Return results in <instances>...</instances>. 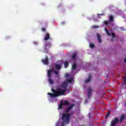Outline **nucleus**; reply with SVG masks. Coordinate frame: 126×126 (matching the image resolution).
I'll use <instances>...</instances> for the list:
<instances>
[{"label": "nucleus", "mask_w": 126, "mask_h": 126, "mask_svg": "<svg viewBox=\"0 0 126 126\" xmlns=\"http://www.w3.org/2000/svg\"><path fill=\"white\" fill-rule=\"evenodd\" d=\"M76 67H77V64L76 63H74L72 65V70H75V69H76Z\"/></svg>", "instance_id": "nucleus-14"}, {"label": "nucleus", "mask_w": 126, "mask_h": 126, "mask_svg": "<svg viewBox=\"0 0 126 126\" xmlns=\"http://www.w3.org/2000/svg\"><path fill=\"white\" fill-rule=\"evenodd\" d=\"M53 72H54L55 73V74H56L57 75H58V74H59V72L57 71H55L54 70Z\"/></svg>", "instance_id": "nucleus-26"}, {"label": "nucleus", "mask_w": 126, "mask_h": 126, "mask_svg": "<svg viewBox=\"0 0 126 126\" xmlns=\"http://www.w3.org/2000/svg\"><path fill=\"white\" fill-rule=\"evenodd\" d=\"M109 23H110V22H109V21H105L104 22V24H105V25H108V24H109Z\"/></svg>", "instance_id": "nucleus-22"}, {"label": "nucleus", "mask_w": 126, "mask_h": 126, "mask_svg": "<svg viewBox=\"0 0 126 126\" xmlns=\"http://www.w3.org/2000/svg\"><path fill=\"white\" fill-rule=\"evenodd\" d=\"M97 40L99 43H102V39H101V35L100 34L97 33Z\"/></svg>", "instance_id": "nucleus-13"}, {"label": "nucleus", "mask_w": 126, "mask_h": 126, "mask_svg": "<svg viewBox=\"0 0 126 126\" xmlns=\"http://www.w3.org/2000/svg\"><path fill=\"white\" fill-rule=\"evenodd\" d=\"M97 15H104V14H97Z\"/></svg>", "instance_id": "nucleus-33"}, {"label": "nucleus", "mask_w": 126, "mask_h": 126, "mask_svg": "<svg viewBox=\"0 0 126 126\" xmlns=\"http://www.w3.org/2000/svg\"><path fill=\"white\" fill-rule=\"evenodd\" d=\"M48 47V44H44L43 45V53H46V54L48 53L49 52V48L47 47Z\"/></svg>", "instance_id": "nucleus-7"}, {"label": "nucleus", "mask_w": 126, "mask_h": 126, "mask_svg": "<svg viewBox=\"0 0 126 126\" xmlns=\"http://www.w3.org/2000/svg\"><path fill=\"white\" fill-rule=\"evenodd\" d=\"M124 82H125V83H126V76L124 77Z\"/></svg>", "instance_id": "nucleus-31"}, {"label": "nucleus", "mask_w": 126, "mask_h": 126, "mask_svg": "<svg viewBox=\"0 0 126 126\" xmlns=\"http://www.w3.org/2000/svg\"><path fill=\"white\" fill-rule=\"evenodd\" d=\"M70 116H71L70 113H64L62 115L61 126H64L65 125H68L69 124Z\"/></svg>", "instance_id": "nucleus-1"}, {"label": "nucleus", "mask_w": 126, "mask_h": 126, "mask_svg": "<svg viewBox=\"0 0 126 126\" xmlns=\"http://www.w3.org/2000/svg\"><path fill=\"white\" fill-rule=\"evenodd\" d=\"M77 56V54L76 53H75L72 54V61H74V60H75V59H76Z\"/></svg>", "instance_id": "nucleus-16"}, {"label": "nucleus", "mask_w": 126, "mask_h": 126, "mask_svg": "<svg viewBox=\"0 0 126 126\" xmlns=\"http://www.w3.org/2000/svg\"><path fill=\"white\" fill-rule=\"evenodd\" d=\"M41 31H42V32H46V29H45L44 28H41Z\"/></svg>", "instance_id": "nucleus-25"}, {"label": "nucleus", "mask_w": 126, "mask_h": 126, "mask_svg": "<svg viewBox=\"0 0 126 126\" xmlns=\"http://www.w3.org/2000/svg\"><path fill=\"white\" fill-rule=\"evenodd\" d=\"M125 119H126V116L123 114L121 116L119 122H124V121H125Z\"/></svg>", "instance_id": "nucleus-15"}, {"label": "nucleus", "mask_w": 126, "mask_h": 126, "mask_svg": "<svg viewBox=\"0 0 126 126\" xmlns=\"http://www.w3.org/2000/svg\"><path fill=\"white\" fill-rule=\"evenodd\" d=\"M69 104V102H68L67 100H64L63 103L62 102L61 104L59 105V108H62L63 106L62 105H63L64 106H68Z\"/></svg>", "instance_id": "nucleus-8"}, {"label": "nucleus", "mask_w": 126, "mask_h": 126, "mask_svg": "<svg viewBox=\"0 0 126 126\" xmlns=\"http://www.w3.org/2000/svg\"><path fill=\"white\" fill-rule=\"evenodd\" d=\"M68 76H69V75L68 74H66L65 77H67Z\"/></svg>", "instance_id": "nucleus-32"}, {"label": "nucleus", "mask_w": 126, "mask_h": 126, "mask_svg": "<svg viewBox=\"0 0 126 126\" xmlns=\"http://www.w3.org/2000/svg\"><path fill=\"white\" fill-rule=\"evenodd\" d=\"M33 44H34V45H37V44H38V42L33 41Z\"/></svg>", "instance_id": "nucleus-29"}, {"label": "nucleus", "mask_w": 126, "mask_h": 126, "mask_svg": "<svg viewBox=\"0 0 126 126\" xmlns=\"http://www.w3.org/2000/svg\"><path fill=\"white\" fill-rule=\"evenodd\" d=\"M48 95H50V98H53V97H54V98H56V94H55V93H54V94H52V93H48Z\"/></svg>", "instance_id": "nucleus-17"}, {"label": "nucleus", "mask_w": 126, "mask_h": 126, "mask_svg": "<svg viewBox=\"0 0 126 126\" xmlns=\"http://www.w3.org/2000/svg\"><path fill=\"white\" fill-rule=\"evenodd\" d=\"M70 82H72V79H70Z\"/></svg>", "instance_id": "nucleus-35"}, {"label": "nucleus", "mask_w": 126, "mask_h": 126, "mask_svg": "<svg viewBox=\"0 0 126 126\" xmlns=\"http://www.w3.org/2000/svg\"><path fill=\"white\" fill-rule=\"evenodd\" d=\"M41 62L44 64H49V59L47 56H45V60H41Z\"/></svg>", "instance_id": "nucleus-6"}, {"label": "nucleus", "mask_w": 126, "mask_h": 126, "mask_svg": "<svg viewBox=\"0 0 126 126\" xmlns=\"http://www.w3.org/2000/svg\"><path fill=\"white\" fill-rule=\"evenodd\" d=\"M94 28H99V26H94Z\"/></svg>", "instance_id": "nucleus-30"}, {"label": "nucleus", "mask_w": 126, "mask_h": 126, "mask_svg": "<svg viewBox=\"0 0 126 126\" xmlns=\"http://www.w3.org/2000/svg\"><path fill=\"white\" fill-rule=\"evenodd\" d=\"M109 19L110 22H113V21H114V17L113 16V15H110L109 17Z\"/></svg>", "instance_id": "nucleus-18"}, {"label": "nucleus", "mask_w": 126, "mask_h": 126, "mask_svg": "<svg viewBox=\"0 0 126 126\" xmlns=\"http://www.w3.org/2000/svg\"><path fill=\"white\" fill-rule=\"evenodd\" d=\"M64 68H67V66L69 65V63L68 62H65L64 63Z\"/></svg>", "instance_id": "nucleus-19"}, {"label": "nucleus", "mask_w": 126, "mask_h": 126, "mask_svg": "<svg viewBox=\"0 0 126 126\" xmlns=\"http://www.w3.org/2000/svg\"><path fill=\"white\" fill-rule=\"evenodd\" d=\"M90 48H91L92 49L94 47V44H93L92 43H90Z\"/></svg>", "instance_id": "nucleus-23"}, {"label": "nucleus", "mask_w": 126, "mask_h": 126, "mask_svg": "<svg viewBox=\"0 0 126 126\" xmlns=\"http://www.w3.org/2000/svg\"><path fill=\"white\" fill-rule=\"evenodd\" d=\"M87 91H88V98L90 99V98L91 97V96L92 95V92L93 91V90H92V88L91 87L88 88Z\"/></svg>", "instance_id": "nucleus-5"}, {"label": "nucleus", "mask_w": 126, "mask_h": 126, "mask_svg": "<svg viewBox=\"0 0 126 126\" xmlns=\"http://www.w3.org/2000/svg\"><path fill=\"white\" fill-rule=\"evenodd\" d=\"M125 105L126 106V101L125 102Z\"/></svg>", "instance_id": "nucleus-37"}, {"label": "nucleus", "mask_w": 126, "mask_h": 126, "mask_svg": "<svg viewBox=\"0 0 126 126\" xmlns=\"http://www.w3.org/2000/svg\"><path fill=\"white\" fill-rule=\"evenodd\" d=\"M105 31L106 32V34H107L108 35V36H111V33H110V32H109V30H108V29L105 28Z\"/></svg>", "instance_id": "nucleus-20"}, {"label": "nucleus", "mask_w": 126, "mask_h": 126, "mask_svg": "<svg viewBox=\"0 0 126 126\" xmlns=\"http://www.w3.org/2000/svg\"><path fill=\"white\" fill-rule=\"evenodd\" d=\"M55 69H57V70H61V69H62V65L57 64L55 65Z\"/></svg>", "instance_id": "nucleus-12"}, {"label": "nucleus", "mask_w": 126, "mask_h": 126, "mask_svg": "<svg viewBox=\"0 0 126 126\" xmlns=\"http://www.w3.org/2000/svg\"><path fill=\"white\" fill-rule=\"evenodd\" d=\"M85 101H86V103H87V99H86Z\"/></svg>", "instance_id": "nucleus-36"}, {"label": "nucleus", "mask_w": 126, "mask_h": 126, "mask_svg": "<svg viewBox=\"0 0 126 126\" xmlns=\"http://www.w3.org/2000/svg\"><path fill=\"white\" fill-rule=\"evenodd\" d=\"M109 115H110V112H108V113H107L106 114V117H109Z\"/></svg>", "instance_id": "nucleus-28"}, {"label": "nucleus", "mask_w": 126, "mask_h": 126, "mask_svg": "<svg viewBox=\"0 0 126 126\" xmlns=\"http://www.w3.org/2000/svg\"><path fill=\"white\" fill-rule=\"evenodd\" d=\"M111 35H112V36L113 37H116V34H115V33H111Z\"/></svg>", "instance_id": "nucleus-27"}, {"label": "nucleus", "mask_w": 126, "mask_h": 126, "mask_svg": "<svg viewBox=\"0 0 126 126\" xmlns=\"http://www.w3.org/2000/svg\"><path fill=\"white\" fill-rule=\"evenodd\" d=\"M74 106H75V105L74 104H72L71 105H70L68 107V108L71 110V109H72V108H73V107H74Z\"/></svg>", "instance_id": "nucleus-21"}, {"label": "nucleus", "mask_w": 126, "mask_h": 126, "mask_svg": "<svg viewBox=\"0 0 126 126\" xmlns=\"http://www.w3.org/2000/svg\"><path fill=\"white\" fill-rule=\"evenodd\" d=\"M70 109L69 108V107H68L67 109H66V113H68V112H69V111H70Z\"/></svg>", "instance_id": "nucleus-24"}, {"label": "nucleus", "mask_w": 126, "mask_h": 126, "mask_svg": "<svg viewBox=\"0 0 126 126\" xmlns=\"http://www.w3.org/2000/svg\"><path fill=\"white\" fill-rule=\"evenodd\" d=\"M50 39V33L46 32L45 34V36L44 38V41H48Z\"/></svg>", "instance_id": "nucleus-10"}, {"label": "nucleus", "mask_w": 126, "mask_h": 126, "mask_svg": "<svg viewBox=\"0 0 126 126\" xmlns=\"http://www.w3.org/2000/svg\"><path fill=\"white\" fill-rule=\"evenodd\" d=\"M119 118L115 117L114 119H113L111 123V126H116V125L119 123Z\"/></svg>", "instance_id": "nucleus-4"}, {"label": "nucleus", "mask_w": 126, "mask_h": 126, "mask_svg": "<svg viewBox=\"0 0 126 126\" xmlns=\"http://www.w3.org/2000/svg\"><path fill=\"white\" fill-rule=\"evenodd\" d=\"M54 72V69L52 68L49 69L48 71V81L49 82L50 84L53 85L54 84V81L51 78V77L52 76V73Z\"/></svg>", "instance_id": "nucleus-3"}, {"label": "nucleus", "mask_w": 126, "mask_h": 126, "mask_svg": "<svg viewBox=\"0 0 126 126\" xmlns=\"http://www.w3.org/2000/svg\"><path fill=\"white\" fill-rule=\"evenodd\" d=\"M51 90L53 93L55 94L56 97H59L60 96H63V95H64V93H65V91L67 90V89H65L64 90H62L59 88H57L56 90H55L54 89H52Z\"/></svg>", "instance_id": "nucleus-2"}, {"label": "nucleus", "mask_w": 126, "mask_h": 126, "mask_svg": "<svg viewBox=\"0 0 126 126\" xmlns=\"http://www.w3.org/2000/svg\"><path fill=\"white\" fill-rule=\"evenodd\" d=\"M124 63H126V58L124 59Z\"/></svg>", "instance_id": "nucleus-34"}, {"label": "nucleus", "mask_w": 126, "mask_h": 126, "mask_svg": "<svg viewBox=\"0 0 126 126\" xmlns=\"http://www.w3.org/2000/svg\"><path fill=\"white\" fill-rule=\"evenodd\" d=\"M62 86L63 88H67V86H68V84L66 82H63Z\"/></svg>", "instance_id": "nucleus-11"}, {"label": "nucleus", "mask_w": 126, "mask_h": 126, "mask_svg": "<svg viewBox=\"0 0 126 126\" xmlns=\"http://www.w3.org/2000/svg\"><path fill=\"white\" fill-rule=\"evenodd\" d=\"M91 78H92V76H91V74H89L88 78L86 79L85 81V83H88V82H90V81H91Z\"/></svg>", "instance_id": "nucleus-9"}]
</instances>
